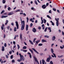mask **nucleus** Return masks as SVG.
Listing matches in <instances>:
<instances>
[{"instance_id": "bb28decb", "label": "nucleus", "mask_w": 64, "mask_h": 64, "mask_svg": "<svg viewBox=\"0 0 64 64\" xmlns=\"http://www.w3.org/2000/svg\"><path fill=\"white\" fill-rule=\"evenodd\" d=\"M6 2V1L5 0H2V3L3 4H5Z\"/></svg>"}, {"instance_id": "e2e57ef3", "label": "nucleus", "mask_w": 64, "mask_h": 64, "mask_svg": "<svg viewBox=\"0 0 64 64\" xmlns=\"http://www.w3.org/2000/svg\"><path fill=\"white\" fill-rule=\"evenodd\" d=\"M22 48H27V47H26V46H24V47H23Z\"/></svg>"}, {"instance_id": "f257e3e1", "label": "nucleus", "mask_w": 64, "mask_h": 64, "mask_svg": "<svg viewBox=\"0 0 64 64\" xmlns=\"http://www.w3.org/2000/svg\"><path fill=\"white\" fill-rule=\"evenodd\" d=\"M19 55L20 56V59H18L17 60L18 62H21L22 61H24L25 60V58L24 57V56H23L21 55V53H20Z\"/></svg>"}, {"instance_id": "6e6d98bb", "label": "nucleus", "mask_w": 64, "mask_h": 64, "mask_svg": "<svg viewBox=\"0 0 64 64\" xmlns=\"http://www.w3.org/2000/svg\"><path fill=\"white\" fill-rule=\"evenodd\" d=\"M17 46L18 48H20V46H19V45L18 44H17Z\"/></svg>"}, {"instance_id": "423d86ee", "label": "nucleus", "mask_w": 64, "mask_h": 64, "mask_svg": "<svg viewBox=\"0 0 64 64\" xmlns=\"http://www.w3.org/2000/svg\"><path fill=\"white\" fill-rule=\"evenodd\" d=\"M42 8L44 9H45L46 8V5H45V4H44L42 6Z\"/></svg>"}, {"instance_id": "3c124183", "label": "nucleus", "mask_w": 64, "mask_h": 64, "mask_svg": "<svg viewBox=\"0 0 64 64\" xmlns=\"http://www.w3.org/2000/svg\"><path fill=\"white\" fill-rule=\"evenodd\" d=\"M27 50H24V51H23V52H27Z\"/></svg>"}, {"instance_id": "680f3d73", "label": "nucleus", "mask_w": 64, "mask_h": 64, "mask_svg": "<svg viewBox=\"0 0 64 64\" xmlns=\"http://www.w3.org/2000/svg\"><path fill=\"white\" fill-rule=\"evenodd\" d=\"M57 11L58 12V13H60V11H59V10H57Z\"/></svg>"}, {"instance_id": "a19ab883", "label": "nucleus", "mask_w": 64, "mask_h": 64, "mask_svg": "<svg viewBox=\"0 0 64 64\" xmlns=\"http://www.w3.org/2000/svg\"><path fill=\"white\" fill-rule=\"evenodd\" d=\"M12 63H15V60H12Z\"/></svg>"}, {"instance_id": "864d4df0", "label": "nucleus", "mask_w": 64, "mask_h": 64, "mask_svg": "<svg viewBox=\"0 0 64 64\" xmlns=\"http://www.w3.org/2000/svg\"><path fill=\"white\" fill-rule=\"evenodd\" d=\"M33 26V24L32 23H31L30 24V27H31Z\"/></svg>"}, {"instance_id": "bf43d9fd", "label": "nucleus", "mask_w": 64, "mask_h": 64, "mask_svg": "<svg viewBox=\"0 0 64 64\" xmlns=\"http://www.w3.org/2000/svg\"><path fill=\"white\" fill-rule=\"evenodd\" d=\"M4 50L5 49H4V48H2V51H4Z\"/></svg>"}, {"instance_id": "f704fd0d", "label": "nucleus", "mask_w": 64, "mask_h": 64, "mask_svg": "<svg viewBox=\"0 0 64 64\" xmlns=\"http://www.w3.org/2000/svg\"><path fill=\"white\" fill-rule=\"evenodd\" d=\"M29 50H30V51H31V53L32 54L33 53V50H31V49L29 48Z\"/></svg>"}, {"instance_id": "a878e982", "label": "nucleus", "mask_w": 64, "mask_h": 64, "mask_svg": "<svg viewBox=\"0 0 64 64\" xmlns=\"http://www.w3.org/2000/svg\"><path fill=\"white\" fill-rule=\"evenodd\" d=\"M40 41V40H38L37 41H36V44H38V43H39V42Z\"/></svg>"}, {"instance_id": "ddd939ff", "label": "nucleus", "mask_w": 64, "mask_h": 64, "mask_svg": "<svg viewBox=\"0 0 64 64\" xmlns=\"http://www.w3.org/2000/svg\"><path fill=\"white\" fill-rule=\"evenodd\" d=\"M55 38H56V37H55V36H54L52 38V41H54V40H55Z\"/></svg>"}, {"instance_id": "09e8293b", "label": "nucleus", "mask_w": 64, "mask_h": 64, "mask_svg": "<svg viewBox=\"0 0 64 64\" xmlns=\"http://www.w3.org/2000/svg\"><path fill=\"white\" fill-rule=\"evenodd\" d=\"M36 38H34V40H33V42L34 43H35V40H36Z\"/></svg>"}, {"instance_id": "aec40b11", "label": "nucleus", "mask_w": 64, "mask_h": 64, "mask_svg": "<svg viewBox=\"0 0 64 64\" xmlns=\"http://www.w3.org/2000/svg\"><path fill=\"white\" fill-rule=\"evenodd\" d=\"M42 64H45V60L43 59L42 60Z\"/></svg>"}, {"instance_id": "4468645a", "label": "nucleus", "mask_w": 64, "mask_h": 64, "mask_svg": "<svg viewBox=\"0 0 64 64\" xmlns=\"http://www.w3.org/2000/svg\"><path fill=\"white\" fill-rule=\"evenodd\" d=\"M14 14V13L13 12H11L10 13H9L8 14V15H12Z\"/></svg>"}, {"instance_id": "e433bc0d", "label": "nucleus", "mask_w": 64, "mask_h": 64, "mask_svg": "<svg viewBox=\"0 0 64 64\" xmlns=\"http://www.w3.org/2000/svg\"><path fill=\"white\" fill-rule=\"evenodd\" d=\"M20 39H21V40H22V34H20Z\"/></svg>"}, {"instance_id": "6ab92c4d", "label": "nucleus", "mask_w": 64, "mask_h": 64, "mask_svg": "<svg viewBox=\"0 0 64 64\" xmlns=\"http://www.w3.org/2000/svg\"><path fill=\"white\" fill-rule=\"evenodd\" d=\"M8 17V16H2V18H6V17Z\"/></svg>"}, {"instance_id": "774afa93", "label": "nucleus", "mask_w": 64, "mask_h": 64, "mask_svg": "<svg viewBox=\"0 0 64 64\" xmlns=\"http://www.w3.org/2000/svg\"><path fill=\"white\" fill-rule=\"evenodd\" d=\"M20 64H24V63H23V62H20Z\"/></svg>"}, {"instance_id": "052dcab7", "label": "nucleus", "mask_w": 64, "mask_h": 64, "mask_svg": "<svg viewBox=\"0 0 64 64\" xmlns=\"http://www.w3.org/2000/svg\"><path fill=\"white\" fill-rule=\"evenodd\" d=\"M48 5H49V3H47L46 4V6H48Z\"/></svg>"}, {"instance_id": "79ce46f5", "label": "nucleus", "mask_w": 64, "mask_h": 64, "mask_svg": "<svg viewBox=\"0 0 64 64\" xmlns=\"http://www.w3.org/2000/svg\"><path fill=\"white\" fill-rule=\"evenodd\" d=\"M53 54L54 55V56L55 58H56V54H55L54 53H53Z\"/></svg>"}, {"instance_id": "a18cd8bd", "label": "nucleus", "mask_w": 64, "mask_h": 64, "mask_svg": "<svg viewBox=\"0 0 64 64\" xmlns=\"http://www.w3.org/2000/svg\"><path fill=\"white\" fill-rule=\"evenodd\" d=\"M50 64H53V62H52V61H51L50 62Z\"/></svg>"}, {"instance_id": "393cba45", "label": "nucleus", "mask_w": 64, "mask_h": 64, "mask_svg": "<svg viewBox=\"0 0 64 64\" xmlns=\"http://www.w3.org/2000/svg\"><path fill=\"white\" fill-rule=\"evenodd\" d=\"M51 52L52 53H54V50H53L52 48L51 49Z\"/></svg>"}, {"instance_id": "1a4fd4ad", "label": "nucleus", "mask_w": 64, "mask_h": 64, "mask_svg": "<svg viewBox=\"0 0 64 64\" xmlns=\"http://www.w3.org/2000/svg\"><path fill=\"white\" fill-rule=\"evenodd\" d=\"M32 31L34 32H36V30L35 28H33Z\"/></svg>"}, {"instance_id": "7ed1b4c3", "label": "nucleus", "mask_w": 64, "mask_h": 64, "mask_svg": "<svg viewBox=\"0 0 64 64\" xmlns=\"http://www.w3.org/2000/svg\"><path fill=\"white\" fill-rule=\"evenodd\" d=\"M16 24L17 27L16 29H19V24H18V22L17 21H16Z\"/></svg>"}, {"instance_id": "2f4dec72", "label": "nucleus", "mask_w": 64, "mask_h": 64, "mask_svg": "<svg viewBox=\"0 0 64 64\" xmlns=\"http://www.w3.org/2000/svg\"><path fill=\"white\" fill-rule=\"evenodd\" d=\"M48 28V27H46L44 30V32H46L47 31V29Z\"/></svg>"}, {"instance_id": "4c0bfd02", "label": "nucleus", "mask_w": 64, "mask_h": 64, "mask_svg": "<svg viewBox=\"0 0 64 64\" xmlns=\"http://www.w3.org/2000/svg\"><path fill=\"white\" fill-rule=\"evenodd\" d=\"M8 11H10L11 10V8L10 7H9L8 8Z\"/></svg>"}, {"instance_id": "7c9ffc66", "label": "nucleus", "mask_w": 64, "mask_h": 64, "mask_svg": "<svg viewBox=\"0 0 64 64\" xmlns=\"http://www.w3.org/2000/svg\"><path fill=\"white\" fill-rule=\"evenodd\" d=\"M16 12H21L20 11V10L18 9L16 11Z\"/></svg>"}, {"instance_id": "72a5a7b5", "label": "nucleus", "mask_w": 64, "mask_h": 64, "mask_svg": "<svg viewBox=\"0 0 64 64\" xmlns=\"http://www.w3.org/2000/svg\"><path fill=\"white\" fill-rule=\"evenodd\" d=\"M5 12L4 10H3L1 12V14H2V13H4V12Z\"/></svg>"}, {"instance_id": "c85d7f7f", "label": "nucleus", "mask_w": 64, "mask_h": 64, "mask_svg": "<svg viewBox=\"0 0 64 64\" xmlns=\"http://www.w3.org/2000/svg\"><path fill=\"white\" fill-rule=\"evenodd\" d=\"M6 23H5V25H7V23L8 22V20H7L6 21Z\"/></svg>"}, {"instance_id": "412c9836", "label": "nucleus", "mask_w": 64, "mask_h": 64, "mask_svg": "<svg viewBox=\"0 0 64 64\" xmlns=\"http://www.w3.org/2000/svg\"><path fill=\"white\" fill-rule=\"evenodd\" d=\"M48 29L49 30H50V32H51V28L50 27H48Z\"/></svg>"}, {"instance_id": "49530a36", "label": "nucleus", "mask_w": 64, "mask_h": 64, "mask_svg": "<svg viewBox=\"0 0 64 64\" xmlns=\"http://www.w3.org/2000/svg\"><path fill=\"white\" fill-rule=\"evenodd\" d=\"M14 31H16V27H15L14 29Z\"/></svg>"}, {"instance_id": "13d9d810", "label": "nucleus", "mask_w": 64, "mask_h": 64, "mask_svg": "<svg viewBox=\"0 0 64 64\" xmlns=\"http://www.w3.org/2000/svg\"><path fill=\"white\" fill-rule=\"evenodd\" d=\"M9 53L10 54H12V51H10V52H9Z\"/></svg>"}, {"instance_id": "6e6552de", "label": "nucleus", "mask_w": 64, "mask_h": 64, "mask_svg": "<svg viewBox=\"0 0 64 64\" xmlns=\"http://www.w3.org/2000/svg\"><path fill=\"white\" fill-rule=\"evenodd\" d=\"M28 54L30 55L29 56H30V58H32V56H31V53H30V52H28Z\"/></svg>"}, {"instance_id": "58836bf2", "label": "nucleus", "mask_w": 64, "mask_h": 64, "mask_svg": "<svg viewBox=\"0 0 64 64\" xmlns=\"http://www.w3.org/2000/svg\"><path fill=\"white\" fill-rule=\"evenodd\" d=\"M44 23H46V20L45 19H44Z\"/></svg>"}, {"instance_id": "338daca9", "label": "nucleus", "mask_w": 64, "mask_h": 64, "mask_svg": "<svg viewBox=\"0 0 64 64\" xmlns=\"http://www.w3.org/2000/svg\"><path fill=\"white\" fill-rule=\"evenodd\" d=\"M6 58H8V56L7 55H6Z\"/></svg>"}, {"instance_id": "2eb2a0df", "label": "nucleus", "mask_w": 64, "mask_h": 64, "mask_svg": "<svg viewBox=\"0 0 64 64\" xmlns=\"http://www.w3.org/2000/svg\"><path fill=\"white\" fill-rule=\"evenodd\" d=\"M26 31H28V25L27 24H26Z\"/></svg>"}, {"instance_id": "5701e85b", "label": "nucleus", "mask_w": 64, "mask_h": 64, "mask_svg": "<svg viewBox=\"0 0 64 64\" xmlns=\"http://www.w3.org/2000/svg\"><path fill=\"white\" fill-rule=\"evenodd\" d=\"M50 22H51V23H52V25H53V26H54V23H53V22H52V20L50 21Z\"/></svg>"}, {"instance_id": "a211bd4d", "label": "nucleus", "mask_w": 64, "mask_h": 64, "mask_svg": "<svg viewBox=\"0 0 64 64\" xmlns=\"http://www.w3.org/2000/svg\"><path fill=\"white\" fill-rule=\"evenodd\" d=\"M29 41L31 44H32V45H34V44L33 43V42L32 41H31V40H29Z\"/></svg>"}, {"instance_id": "c756f323", "label": "nucleus", "mask_w": 64, "mask_h": 64, "mask_svg": "<svg viewBox=\"0 0 64 64\" xmlns=\"http://www.w3.org/2000/svg\"><path fill=\"white\" fill-rule=\"evenodd\" d=\"M34 3H35L36 4V5H38V4L37 3V1L36 0H35L34 1Z\"/></svg>"}, {"instance_id": "603ef678", "label": "nucleus", "mask_w": 64, "mask_h": 64, "mask_svg": "<svg viewBox=\"0 0 64 64\" xmlns=\"http://www.w3.org/2000/svg\"><path fill=\"white\" fill-rule=\"evenodd\" d=\"M49 13H50V14L52 13V12L51 11V10H50L49 11Z\"/></svg>"}, {"instance_id": "f3484780", "label": "nucleus", "mask_w": 64, "mask_h": 64, "mask_svg": "<svg viewBox=\"0 0 64 64\" xmlns=\"http://www.w3.org/2000/svg\"><path fill=\"white\" fill-rule=\"evenodd\" d=\"M42 19H43V18L42 17H41V20H42V22L41 23V24H42L43 23H44V22L43 21V20H42Z\"/></svg>"}, {"instance_id": "5fc2aeb1", "label": "nucleus", "mask_w": 64, "mask_h": 64, "mask_svg": "<svg viewBox=\"0 0 64 64\" xmlns=\"http://www.w3.org/2000/svg\"><path fill=\"white\" fill-rule=\"evenodd\" d=\"M4 26H2L1 27V28L2 29V30H3V28H4Z\"/></svg>"}, {"instance_id": "c03bdc74", "label": "nucleus", "mask_w": 64, "mask_h": 64, "mask_svg": "<svg viewBox=\"0 0 64 64\" xmlns=\"http://www.w3.org/2000/svg\"><path fill=\"white\" fill-rule=\"evenodd\" d=\"M44 37H45V38L46 37V38H49V36H44Z\"/></svg>"}, {"instance_id": "c9c22d12", "label": "nucleus", "mask_w": 64, "mask_h": 64, "mask_svg": "<svg viewBox=\"0 0 64 64\" xmlns=\"http://www.w3.org/2000/svg\"><path fill=\"white\" fill-rule=\"evenodd\" d=\"M42 45H43V44H38V46H42Z\"/></svg>"}, {"instance_id": "473e14b6", "label": "nucleus", "mask_w": 64, "mask_h": 64, "mask_svg": "<svg viewBox=\"0 0 64 64\" xmlns=\"http://www.w3.org/2000/svg\"><path fill=\"white\" fill-rule=\"evenodd\" d=\"M13 56L12 55L10 56V59H13Z\"/></svg>"}, {"instance_id": "cd10ccee", "label": "nucleus", "mask_w": 64, "mask_h": 64, "mask_svg": "<svg viewBox=\"0 0 64 64\" xmlns=\"http://www.w3.org/2000/svg\"><path fill=\"white\" fill-rule=\"evenodd\" d=\"M47 16L48 17V18H50V19H51V17H50V16H49L47 15Z\"/></svg>"}, {"instance_id": "ea45409f", "label": "nucleus", "mask_w": 64, "mask_h": 64, "mask_svg": "<svg viewBox=\"0 0 64 64\" xmlns=\"http://www.w3.org/2000/svg\"><path fill=\"white\" fill-rule=\"evenodd\" d=\"M26 19H27V23H28V20H29V18H28L27 17L26 18Z\"/></svg>"}, {"instance_id": "20e7f679", "label": "nucleus", "mask_w": 64, "mask_h": 64, "mask_svg": "<svg viewBox=\"0 0 64 64\" xmlns=\"http://www.w3.org/2000/svg\"><path fill=\"white\" fill-rule=\"evenodd\" d=\"M21 24L22 26H24V25H25V21L24 20L22 21Z\"/></svg>"}, {"instance_id": "4be33fe9", "label": "nucleus", "mask_w": 64, "mask_h": 64, "mask_svg": "<svg viewBox=\"0 0 64 64\" xmlns=\"http://www.w3.org/2000/svg\"><path fill=\"white\" fill-rule=\"evenodd\" d=\"M58 58H62V57H63V55H62L60 56H58Z\"/></svg>"}, {"instance_id": "dca6fc26", "label": "nucleus", "mask_w": 64, "mask_h": 64, "mask_svg": "<svg viewBox=\"0 0 64 64\" xmlns=\"http://www.w3.org/2000/svg\"><path fill=\"white\" fill-rule=\"evenodd\" d=\"M42 28L43 29V30H44L45 28V26H44V24H42Z\"/></svg>"}, {"instance_id": "4d7b16f0", "label": "nucleus", "mask_w": 64, "mask_h": 64, "mask_svg": "<svg viewBox=\"0 0 64 64\" xmlns=\"http://www.w3.org/2000/svg\"><path fill=\"white\" fill-rule=\"evenodd\" d=\"M13 43L14 44V45H15L16 42H15V41H14L13 42Z\"/></svg>"}, {"instance_id": "b1692460", "label": "nucleus", "mask_w": 64, "mask_h": 64, "mask_svg": "<svg viewBox=\"0 0 64 64\" xmlns=\"http://www.w3.org/2000/svg\"><path fill=\"white\" fill-rule=\"evenodd\" d=\"M42 42H46V40H42Z\"/></svg>"}, {"instance_id": "37998d69", "label": "nucleus", "mask_w": 64, "mask_h": 64, "mask_svg": "<svg viewBox=\"0 0 64 64\" xmlns=\"http://www.w3.org/2000/svg\"><path fill=\"white\" fill-rule=\"evenodd\" d=\"M53 54L54 55V56L55 58H56V54H55L54 53H53Z\"/></svg>"}, {"instance_id": "f8f14e48", "label": "nucleus", "mask_w": 64, "mask_h": 64, "mask_svg": "<svg viewBox=\"0 0 64 64\" xmlns=\"http://www.w3.org/2000/svg\"><path fill=\"white\" fill-rule=\"evenodd\" d=\"M16 50V48H11L12 51L13 53L14 52V50Z\"/></svg>"}, {"instance_id": "39448f33", "label": "nucleus", "mask_w": 64, "mask_h": 64, "mask_svg": "<svg viewBox=\"0 0 64 64\" xmlns=\"http://www.w3.org/2000/svg\"><path fill=\"white\" fill-rule=\"evenodd\" d=\"M34 57L36 62H37V63H38V64H39V62H38V60H37V58H35V56H34Z\"/></svg>"}, {"instance_id": "f03ea898", "label": "nucleus", "mask_w": 64, "mask_h": 64, "mask_svg": "<svg viewBox=\"0 0 64 64\" xmlns=\"http://www.w3.org/2000/svg\"><path fill=\"white\" fill-rule=\"evenodd\" d=\"M55 20L56 21V25L57 26H58L59 25V18H58L57 19L56 18H55Z\"/></svg>"}, {"instance_id": "8fccbe9b", "label": "nucleus", "mask_w": 64, "mask_h": 64, "mask_svg": "<svg viewBox=\"0 0 64 64\" xmlns=\"http://www.w3.org/2000/svg\"><path fill=\"white\" fill-rule=\"evenodd\" d=\"M4 47H6L7 46V44H6V43H5L4 44Z\"/></svg>"}, {"instance_id": "9d476101", "label": "nucleus", "mask_w": 64, "mask_h": 64, "mask_svg": "<svg viewBox=\"0 0 64 64\" xmlns=\"http://www.w3.org/2000/svg\"><path fill=\"white\" fill-rule=\"evenodd\" d=\"M32 50H34V52H36V53L37 54H39V53H38V52H37V51H36V50L35 49V48H32Z\"/></svg>"}, {"instance_id": "0e129e2a", "label": "nucleus", "mask_w": 64, "mask_h": 64, "mask_svg": "<svg viewBox=\"0 0 64 64\" xmlns=\"http://www.w3.org/2000/svg\"><path fill=\"white\" fill-rule=\"evenodd\" d=\"M54 45V44H52L51 45L52 47H53V45Z\"/></svg>"}, {"instance_id": "9b49d317", "label": "nucleus", "mask_w": 64, "mask_h": 64, "mask_svg": "<svg viewBox=\"0 0 64 64\" xmlns=\"http://www.w3.org/2000/svg\"><path fill=\"white\" fill-rule=\"evenodd\" d=\"M24 29V26H22L21 28V30H23Z\"/></svg>"}, {"instance_id": "0eeeda50", "label": "nucleus", "mask_w": 64, "mask_h": 64, "mask_svg": "<svg viewBox=\"0 0 64 64\" xmlns=\"http://www.w3.org/2000/svg\"><path fill=\"white\" fill-rule=\"evenodd\" d=\"M50 58H48L46 59V62H50Z\"/></svg>"}, {"instance_id": "69168bd1", "label": "nucleus", "mask_w": 64, "mask_h": 64, "mask_svg": "<svg viewBox=\"0 0 64 64\" xmlns=\"http://www.w3.org/2000/svg\"><path fill=\"white\" fill-rule=\"evenodd\" d=\"M12 25V26H14V23L12 22L11 24Z\"/></svg>"}, {"instance_id": "de8ad7c7", "label": "nucleus", "mask_w": 64, "mask_h": 64, "mask_svg": "<svg viewBox=\"0 0 64 64\" xmlns=\"http://www.w3.org/2000/svg\"><path fill=\"white\" fill-rule=\"evenodd\" d=\"M53 10L54 11H56V9L55 8H53Z\"/></svg>"}]
</instances>
